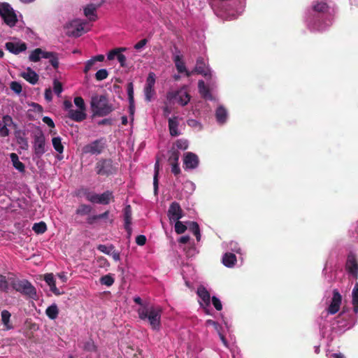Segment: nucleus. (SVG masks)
Listing matches in <instances>:
<instances>
[{
    "label": "nucleus",
    "mask_w": 358,
    "mask_h": 358,
    "mask_svg": "<svg viewBox=\"0 0 358 358\" xmlns=\"http://www.w3.org/2000/svg\"><path fill=\"white\" fill-rule=\"evenodd\" d=\"M334 3L331 0H314L307 9L305 22L310 31H323L333 23Z\"/></svg>",
    "instance_id": "1"
},
{
    "label": "nucleus",
    "mask_w": 358,
    "mask_h": 358,
    "mask_svg": "<svg viewBox=\"0 0 358 358\" xmlns=\"http://www.w3.org/2000/svg\"><path fill=\"white\" fill-rule=\"evenodd\" d=\"M214 13L223 20H232L241 15L245 0H208Z\"/></svg>",
    "instance_id": "2"
},
{
    "label": "nucleus",
    "mask_w": 358,
    "mask_h": 358,
    "mask_svg": "<svg viewBox=\"0 0 358 358\" xmlns=\"http://www.w3.org/2000/svg\"><path fill=\"white\" fill-rule=\"evenodd\" d=\"M352 310L344 308L338 315L337 323L339 331H345L353 327L358 320V282H356L352 291Z\"/></svg>",
    "instance_id": "3"
},
{
    "label": "nucleus",
    "mask_w": 358,
    "mask_h": 358,
    "mask_svg": "<svg viewBox=\"0 0 358 358\" xmlns=\"http://www.w3.org/2000/svg\"><path fill=\"white\" fill-rule=\"evenodd\" d=\"M341 301L342 296L341 294L337 289H334L330 304L325 310L322 312L317 320L322 337L329 338L331 336L333 328L327 317L329 315H334L340 310Z\"/></svg>",
    "instance_id": "4"
},
{
    "label": "nucleus",
    "mask_w": 358,
    "mask_h": 358,
    "mask_svg": "<svg viewBox=\"0 0 358 358\" xmlns=\"http://www.w3.org/2000/svg\"><path fill=\"white\" fill-rule=\"evenodd\" d=\"M137 313L141 320L148 322L152 330H160L162 308L159 306H143L137 310Z\"/></svg>",
    "instance_id": "5"
},
{
    "label": "nucleus",
    "mask_w": 358,
    "mask_h": 358,
    "mask_svg": "<svg viewBox=\"0 0 358 358\" xmlns=\"http://www.w3.org/2000/svg\"><path fill=\"white\" fill-rule=\"evenodd\" d=\"M91 108L94 115L103 117L110 113L113 106L105 95H94L91 99Z\"/></svg>",
    "instance_id": "6"
},
{
    "label": "nucleus",
    "mask_w": 358,
    "mask_h": 358,
    "mask_svg": "<svg viewBox=\"0 0 358 358\" xmlns=\"http://www.w3.org/2000/svg\"><path fill=\"white\" fill-rule=\"evenodd\" d=\"M12 287L16 292L31 299L36 300L38 299L36 289L26 279L13 280L12 282Z\"/></svg>",
    "instance_id": "7"
},
{
    "label": "nucleus",
    "mask_w": 358,
    "mask_h": 358,
    "mask_svg": "<svg viewBox=\"0 0 358 358\" xmlns=\"http://www.w3.org/2000/svg\"><path fill=\"white\" fill-rule=\"evenodd\" d=\"M90 29L87 20L75 19L66 25V34L69 36L79 37Z\"/></svg>",
    "instance_id": "8"
},
{
    "label": "nucleus",
    "mask_w": 358,
    "mask_h": 358,
    "mask_svg": "<svg viewBox=\"0 0 358 358\" xmlns=\"http://www.w3.org/2000/svg\"><path fill=\"white\" fill-rule=\"evenodd\" d=\"M166 100L170 103H178L181 106L188 104L191 96L187 92L185 87H182L176 90H171L166 93Z\"/></svg>",
    "instance_id": "9"
},
{
    "label": "nucleus",
    "mask_w": 358,
    "mask_h": 358,
    "mask_svg": "<svg viewBox=\"0 0 358 358\" xmlns=\"http://www.w3.org/2000/svg\"><path fill=\"white\" fill-rule=\"evenodd\" d=\"M0 16L4 22L10 27L15 26L17 17L13 7L6 2H0Z\"/></svg>",
    "instance_id": "10"
},
{
    "label": "nucleus",
    "mask_w": 358,
    "mask_h": 358,
    "mask_svg": "<svg viewBox=\"0 0 358 358\" xmlns=\"http://www.w3.org/2000/svg\"><path fill=\"white\" fill-rule=\"evenodd\" d=\"M41 58L49 59L50 63L54 68H57L59 66L58 58L55 54L51 52L43 51L41 48L35 49L29 56V60L33 62H37Z\"/></svg>",
    "instance_id": "11"
},
{
    "label": "nucleus",
    "mask_w": 358,
    "mask_h": 358,
    "mask_svg": "<svg viewBox=\"0 0 358 358\" xmlns=\"http://www.w3.org/2000/svg\"><path fill=\"white\" fill-rule=\"evenodd\" d=\"M45 138L40 131L34 135L33 151L36 158H41L46 152Z\"/></svg>",
    "instance_id": "12"
},
{
    "label": "nucleus",
    "mask_w": 358,
    "mask_h": 358,
    "mask_svg": "<svg viewBox=\"0 0 358 358\" xmlns=\"http://www.w3.org/2000/svg\"><path fill=\"white\" fill-rule=\"evenodd\" d=\"M156 83V75L154 72H150L146 78L145 85L143 89L145 99L150 102L155 94L154 86Z\"/></svg>",
    "instance_id": "13"
},
{
    "label": "nucleus",
    "mask_w": 358,
    "mask_h": 358,
    "mask_svg": "<svg viewBox=\"0 0 358 358\" xmlns=\"http://www.w3.org/2000/svg\"><path fill=\"white\" fill-rule=\"evenodd\" d=\"M345 270L348 274L352 279H357L358 278V259L357 256L350 252L347 257L345 262Z\"/></svg>",
    "instance_id": "14"
},
{
    "label": "nucleus",
    "mask_w": 358,
    "mask_h": 358,
    "mask_svg": "<svg viewBox=\"0 0 358 358\" xmlns=\"http://www.w3.org/2000/svg\"><path fill=\"white\" fill-rule=\"evenodd\" d=\"M198 301L207 315H210V296L207 289L202 285L197 288Z\"/></svg>",
    "instance_id": "15"
},
{
    "label": "nucleus",
    "mask_w": 358,
    "mask_h": 358,
    "mask_svg": "<svg viewBox=\"0 0 358 358\" xmlns=\"http://www.w3.org/2000/svg\"><path fill=\"white\" fill-rule=\"evenodd\" d=\"M105 146V142L103 138L96 139L83 148V152L93 155H100Z\"/></svg>",
    "instance_id": "16"
},
{
    "label": "nucleus",
    "mask_w": 358,
    "mask_h": 358,
    "mask_svg": "<svg viewBox=\"0 0 358 358\" xmlns=\"http://www.w3.org/2000/svg\"><path fill=\"white\" fill-rule=\"evenodd\" d=\"M183 169L185 171L196 169L199 165V159L197 155L192 152L183 154Z\"/></svg>",
    "instance_id": "17"
},
{
    "label": "nucleus",
    "mask_w": 358,
    "mask_h": 358,
    "mask_svg": "<svg viewBox=\"0 0 358 358\" xmlns=\"http://www.w3.org/2000/svg\"><path fill=\"white\" fill-rule=\"evenodd\" d=\"M96 171L100 176H109L115 172L113 162L110 159H101L96 164Z\"/></svg>",
    "instance_id": "18"
},
{
    "label": "nucleus",
    "mask_w": 358,
    "mask_h": 358,
    "mask_svg": "<svg viewBox=\"0 0 358 358\" xmlns=\"http://www.w3.org/2000/svg\"><path fill=\"white\" fill-rule=\"evenodd\" d=\"M195 71L204 76V78L209 81L213 80L215 77L211 69L206 65L204 59L201 57L198 58L196 60Z\"/></svg>",
    "instance_id": "19"
},
{
    "label": "nucleus",
    "mask_w": 358,
    "mask_h": 358,
    "mask_svg": "<svg viewBox=\"0 0 358 358\" xmlns=\"http://www.w3.org/2000/svg\"><path fill=\"white\" fill-rule=\"evenodd\" d=\"M173 60L179 73H185L187 77L191 76L192 73L187 69L183 57L179 50H176L173 56Z\"/></svg>",
    "instance_id": "20"
},
{
    "label": "nucleus",
    "mask_w": 358,
    "mask_h": 358,
    "mask_svg": "<svg viewBox=\"0 0 358 358\" xmlns=\"http://www.w3.org/2000/svg\"><path fill=\"white\" fill-rule=\"evenodd\" d=\"M167 215L171 221H178L182 217V210L178 202H173L169 206Z\"/></svg>",
    "instance_id": "21"
},
{
    "label": "nucleus",
    "mask_w": 358,
    "mask_h": 358,
    "mask_svg": "<svg viewBox=\"0 0 358 358\" xmlns=\"http://www.w3.org/2000/svg\"><path fill=\"white\" fill-rule=\"evenodd\" d=\"M13 124V118L8 115H3L0 120V136L6 137L9 135V127Z\"/></svg>",
    "instance_id": "22"
},
{
    "label": "nucleus",
    "mask_w": 358,
    "mask_h": 358,
    "mask_svg": "<svg viewBox=\"0 0 358 358\" xmlns=\"http://www.w3.org/2000/svg\"><path fill=\"white\" fill-rule=\"evenodd\" d=\"M5 48L14 55H18L20 52H24L27 48L26 43L21 41L7 42L5 44Z\"/></svg>",
    "instance_id": "23"
},
{
    "label": "nucleus",
    "mask_w": 358,
    "mask_h": 358,
    "mask_svg": "<svg viewBox=\"0 0 358 358\" xmlns=\"http://www.w3.org/2000/svg\"><path fill=\"white\" fill-rule=\"evenodd\" d=\"M169 129L171 136H178L182 134L180 126V118L178 116H173L169 118Z\"/></svg>",
    "instance_id": "24"
},
{
    "label": "nucleus",
    "mask_w": 358,
    "mask_h": 358,
    "mask_svg": "<svg viewBox=\"0 0 358 358\" xmlns=\"http://www.w3.org/2000/svg\"><path fill=\"white\" fill-rule=\"evenodd\" d=\"M76 196L78 197H84L87 201L95 203L97 194L92 191L87 187H80L76 191Z\"/></svg>",
    "instance_id": "25"
},
{
    "label": "nucleus",
    "mask_w": 358,
    "mask_h": 358,
    "mask_svg": "<svg viewBox=\"0 0 358 358\" xmlns=\"http://www.w3.org/2000/svg\"><path fill=\"white\" fill-rule=\"evenodd\" d=\"M179 160V152L177 150L172 151L169 157V162L171 165V172L175 176H178L180 173L181 170L178 164Z\"/></svg>",
    "instance_id": "26"
},
{
    "label": "nucleus",
    "mask_w": 358,
    "mask_h": 358,
    "mask_svg": "<svg viewBox=\"0 0 358 358\" xmlns=\"http://www.w3.org/2000/svg\"><path fill=\"white\" fill-rule=\"evenodd\" d=\"M215 115L217 123L220 125H224L227 122L229 113L222 105H219L215 110Z\"/></svg>",
    "instance_id": "27"
},
{
    "label": "nucleus",
    "mask_w": 358,
    "mask_h": 358,
    "mask_svg": "<svg viewBox=\"0 0 358 358\" xmlns=\"http://www.w3.org/2000/svg\"><path fill=\"white\" fill-rule=\"evenodd\" d=\"M20 76L31 85H35L38 80V75L30 67L21 72Z\"/></svg>",
    "instance_id": "28"
},
{
    "label": "nucleus",
    "mask_w": 358,
    "mask_h": 358,
    "mask_svg": "<svg viewBox=\"0 0 358 358\" xmlns=\"http://www.w3.org/2000/svg\"><path fill=\"white\" fill-rule=\"evenodd\" d=\"M113 192L107 190L102 194H97L95 203L107 205L113 199Z\"/></svg>",
    "instance_id": "29"
},
{
    "label": "nucleus",
    "mask_w": 358,
    "mask_h": 358,
    "mask_svg": "<svg viewBox=\"0 0 358 358\" xmlns=\"http://www.w3.org/2000/svg\"><path fill=\"white\" fill-rule=\"evenodd\" d=\"M44 280L49 286L50 290L57 296L60 295L62 293L59 289L56 287V282L52 273H46L44 275Z\"/></svg>",
    "instance_id": "30"
},
{
    "label": "nucleus",
    "mask_w": 358,
    "mask_h": 358,
    "mask_svg": "<svg viewBox=\"0 0 358 358\" xmlns=\"http://www.w3.org/2000/svg\"><path fill=\"white\" fill-rule=\"evenodd\" d=\"M68 117L75 122H80L83 121L87 117V114L85 113V110H84L72 109L69 110V113H68Z\"/></svg>",
    "instance_id": "31"
},
{
    "label": "nucleus",
    "mask_w": 358,
    "mask_h": 358,
    "mask_svg": "<svg viewBox=\"0 0 358 358\" xmlns=\"http://www.w3.org/2000/svg\"><path fill=\"white\" fill-rule=\"evenodd\" d=\"M222 262L226 267L232 268L235 266L237 259L234 253L226 252L222 256Z\"/></svg>",
    "instance_id": "32"
},
{
    "label": "nucleus",
    "mask_w": 358,
    "mask_h": 358,
    "mask_svg": "<svg viewBox=\"0 0 358 358\" xmlns=\"http://www.w3.org/2000/svg\"><path fill=\"white\" fill-rule=\"evenodd\" d=\"M96 6L93 3L88 4L84 8V15L90 21H95L96 20Z\"/></svg>",
    "instance_id": "33"
},
{
    "label": "nucleus",
    "mask_w": 358,
    "mask_h": 358,
    "mask_svg": "<svg viewBox=\"0 0 358 358\" xmlns=\"http://www.w3.org/2000/svg\"><path fill=\"white\" fill-rule=\"evenodd\" d=\"M222 245H223L224 248L226 250H227V252H230L232 253L236 252V253L240 254V255L242 254L241 248L237 242L231 241L229 243H224L222 244Z\"/></svg>",
    "instance_id": "34"
},
{
    "label": "nucleus",
    "mask_w": 358,
    "mask_h": 358,
    "mask_svg": "<svg viewBox=\"0 0 358 358\" xmlns=\"http://www.w3.org/2000/svg\"><path fill=\"white\" fill-rule=\"evenodd\" d=\"M198 88L199 93L201 94V96L205 98L206 99L212 100L213 96L209 92L207 86L205 84V82L203 80H199L198 83Z\"/></svg>",
    "instance_id": "35"
},
{
    "label": "nucleus",
    "mask_w": 358,
    "mask_h": 358,
    "mask_svg": "<svg viewBox=\"0 0 358 358\" xmlns=\"http://www.w3.org/2000/svg\"><path fill=\"white\" fill-rule=\"evenodd\" d=\"M10 317L11 314L7 310L1 311V321L6 330H10L13 329V326L10 322Z\"/></svg>",
    "instance_id": "36"
},
{
    "label": "nucleus",
    "mask_w": 358,
    "mask_h": 358,
    "mask_svg": "<svg viewBox=\"0 0 358 358\" xmlns=\"http://www.w3.org/2000/svg\"><path fill=\"white\" fill-rule=\"evenodd\" d=\"M189 231L196 237L197 242H199L201 239V234L199 225L196 222H190L188 224Z\"/></svg>",
    "instance_id": "37"
},
{
    "label": "nucleus",
    "mask_w": 358,
    "mask_h": 358,
    "mask_svg": "<svg viewBox=\"0 0 358 358\" xmlns=\"http://www.w3.org/2000/svg\"><path fill=\"white\" fill-rule=\"evenodd\" d=\"M45 314L50 320H55L59 314V309L56 303L49 306L45 310Z\"/></svg>",
    "instance_id": "38"
},
{
    "label": "nucleus",
    "mask_w": 358,
    "mask_h": 358,
    "mask_svg": "<svg viewBox=\"0 0 358 358\" xmlns=\"http://www.w3.org/2000/svg\"><path fill=\"white\" fill-rule=\"evenodd\" d=\"M92 210V207L88 204H80L76 210V215L84 216L89 215Z\"/></svg>",
    "instance_id": "39"
},
{
    "label": "nucleus",
    "mask_w": 358,
    "mask_h": 358,
    "mask_svg": "<svg viewBox=\"0 0 358 358\" xmlns=\"http://www.w3.org/2000/svg\"><path fill=\"white\" fill-rule=\"evenodd\" d=\"M10 157L13 162V166L19 171L23 172L24 171V165L19 160L17 155L15 153H11L10 155Z\"/></svg>",
    "instance_id": "40"
},
{
    "label": "nucleus",
    "mask_w": 358,
    "mask_h": 358,
    "mask_svg": "<svg viewBox=\"0 0 358 358\" xmlns=\"http://www.w3.org/2000/svg\"><path fill=\"white\" fill-rule=\"evenodd\" d=\"M124 224H131L132 210L130 205H127L123 209Z\"/></svg>",
    "instance_id": "41"
},
{
    "label": "nucleus",
    "mask_w": 358,
    "mask_h": 358,
    "mask_svg": "<svg viewBox=\"0 0 358 358\" xmlns=\"http://www.w3.org/2000/svg\"><path fill=\"white\" fill-rule=\"evenodd\" d=\"M159 161H157L155 164V173H154V178H153V187H154V193L155 194H157L158 192V175H159Z\"/></svg>",
    "instance_id": "42"
},
{
    "label": "nucleus",
    "mask_w": 358,
    "mask_h": 358,
    "mask_svg": "<svg viewBox=\"0 0 358 358\" xmlns=\"http://www.w3.org/2000/svg\"><path fill=\"white\" fill-rule=\"evenodd\" d=\"M52 146L54 149L59 154L64 151V146L62 143V138L59 136L54 137L52 139Z\"/></svg>",
    "instance_id": "43"
},
{
    "label": "nucleus",
    "mask_w": 358,
    "mask_h": 358,
    "mask_svg": "<svg viewBox=\"0 0 358 358\" xmlns=\"http://www.w3.org/2000/svg\"><path fill=\"white\" fill-rule=\"evenodd\" d=\"M32 229L36 234H42L47 230V226L44 222H40L34 224Z\"/></svg>",
    "instance_id": "44"
},
{
    "label": "nucleus",
    "mask_w": 358,
    "mask_h": 358,
    "mask_svg": "<svg viewBox=\"0 0 358 358\" xmlns=\"http://www.w3.org/2000/svg\"><path fill=\"white\" fill-rule=\"evenodd\" d=\"M127 92L128 99H129V104H130V110H131V113H133L131 106L134 104V85L132 83H129L127 84Z\"/></svg>",
    "instance_id": "45"
},
{
    "label": "nucleus",
    "mask_w": 358,
    "mask_h": 358,
    "mask_svg": "<svg viewBox=\"0 0 358 358\" xmlns=\"http://www.w3.org/2000/svg\"><path fill=\"white\" fill-rule=\"evenodd\" d=\"M175 145L179 150H185L189 147V141L185 138H180L176 141Z\"/></svg>",
    "instance_id": "46"
},
{
    "label": "nucleus",
    "mask_w": 358,
    "mask_h": 358,
    "mask_svg": "<svg viewBox=\"0 0 358 358\" xmlns=\"http://www.w3.org/2000/svg\"><path fill=\"white\" fill-rule=\"evenodd\" d=\"M97 68L96 64L92 58L85 62L83 72L87 73L90 71L96 69Z\"/></svg>",
    "instance_id": "47"
},
{
    "label": "nucleus",
    "mask_w": 358,
    "mask_h": 358,
    "mask_svg": "<svg viewBox=\"0 0 358 358\" xmlns=\"http://www.w3.org/2000/svg\"><path fill=\"white\" fill-rule=\"evenodd\" d=\"M108 76V72L106 69H101L95 73V78L98 81L105 80Z\"/></svg>",
    "instance_id": "48"
},
{
    "label": "nucleus",
    "mask_w": 358,
    "mask_h": 358,
    "mask_svg": "<svg viewBox=\"0 0 358 358\" xmlns=\"http://www.w3.org/2000/svg\"><path fill=\"white\" fill-rule=\"evenodd\" d=\"M126 50H127L126 48H115V49L110 50V52H108V53L107 54V59L108 60H113L115 58H117V56L118 55V52H124Z\"/></svg>",
    "instance_id": "49"
},
{
    "label": "nucleus",
    "mask_w": 358,
    "mask_h": 358,
    "mask_svg": "<svg viewBox=\"0 0 358 358\" xmlns=\"http://www.w3.org/2000/svg\"><path fill=\"white\" fill-rule=\"evenodd\" d=\"M100 282L102 285L110 287L114 283V278L110 275H105L100 278Z\"/></svg>",
    "instance_id": "50"
},
{
    "label": "nucleus",
    "mask_w": 358,
    "mask_h": 358,
    "mask_svg": "<svg viewBox=\"0 0 358 358\" xmlns=\"http://www.w3.org/2000/svg\"><path fill=\"white\" fill-rule=\"evenodd\" d=\"M9 289V285L6 276L0 274V291L7 292Z\"/></svg>",
    "instance_id": "51"
},
{
    "label": "nucleus",
    "mask_w": 358,
    "mask_h": 358,
    "mask_svg": "<svg viewBox=\"0 0 358 358\" xmlns=\"http://www.w3.org/2000/svg\"><path fill=\"white\" fill-rule=\"evenodd\" d=\"M53 92L57 96H59L63 92V87L62 83L57 80L55 79L53 81Z\"/></svg>",
    "instance_id": "52"
},
{
    "label": "nucleus",
    "mask_w": 358,
    "mask_h": 358,
    "mask_svg": "<svg viewBox=\"0 0 358 358\" xmlns=\"http://www.w3.org/2000/svg\"><path fill=\"white\" fill-rule=\"evenodd\" d=\"M176 223H175V231L178 234H181L182 233H184L186 229H187V227L179 220L178 221H174Z\"/></svg>",
    "instance_id": "53"
},
{
    "label": "nucleus",
    "mask_w": 358,
    "mask_h": 358,
    "mask_svg": "<svg viewBox=\"0 0 358 358\" xmlns=\"http://www.w3.org/2000/svg\"><path fill=\"white\" fill-rule=\"evenodd\" d=\"M187 125L192 128L196 129L197 130L202 129L201 123L195 119H189V120H187Z\"/></svg>",
    "instance_id": "54"
},
{
    "label": "nucleus",
    "mask_w": 358,
    "mask_h": 358,
    "mask_svg": "<svg viewBox=\"0 0 358 358\" xmlns=\"http://www.w3.org/2000/svg\"><path fill=\"white\" fill-rule=\"evenodd\" d=\"M97 249L100 252L109 255L110 253H112V250L114 249V246L113 245H98Z\"/></svg>",
    "instance_id": "55"
},
{
    "label": "nucleus",
    "mask_w": 358,
    "mask_h": 358,
    "mask_svg": "<svg viewBox=\"0 0 358 358\" xmlns=\"http://www.w3.org/2000/svg\"><path fill=\"white\" fill-rule=\"evenodd\" d=\"M74 103L78 108V109L85 110L86 107L84 99L81 96H76L74 98Z\"/></svg>",
    "instance_id": "56"
},
{
    "label": "nucleus",
    "mask_w": 358,
    "mask_h": 358,
    "mask_svg": "<svg viewBox=\"0 0 358 358\" xmlns=\"http://www.w3.org/2000/svg\"><path fill=\"white\" fill-rule=\"evenodd\" d=\"M10 89L16 94H19L22 92V85L20 83L13 81L10 84Z\"/></svg>",
    "instance_id": "57"
},
{
    "label": "nucleus",
    "mask_w": 358,
    "mask_h": 358,
    "mask_svg": "<svg viewBox=\"0 0 358 358\" xmlns=\"http://www.w3.org/2000/svg\"><path fill=\"white\" fill-rule=\"evenodd\" d=\"M212 303L217 310H221L222 308V304L221 301L216 296L212 297Z\"/></svg>",
    "instance_id": "58"
},
{
    "label": "nucleus",
    "mask_w": 358,
    "mask_h": 358,
    "mask_svg": "<svg viewBox=\"0 0 358 358\" xmlns=\"http://www.w3.org/2000/svg\"><path fill=\"white\" fill-rule=\"evenodd\" d=\"M122 52H118L117 59L122 67L126 66V57L122 54Z\"/></svg>",
    "instance_id": "59"
},
{
    "label": "nucleus",
    "mask_w": 358,
    "mask_h": 358,
    "mask_svg": "<svg viewBox=\"0 0 358 358\" xmlns=\"http://www.w3.org/2000/svg\"><path fill=\"white\" fill-rule=\"evenodd\" d=\"M147 238L144 235H138L136 237V243L140 246H143L145 244Z\"/></svg>",
    "instance_id": "60"
},
{
    "label": "nucleus",
    "mask_w": 358,
    "mask_h": 358,
    "mask_svg": "<svg viewBox=\"0 0 358 358\" xmlns=\"http://www.w3.org/2000/svg\"><path fill=\"white\" fill-rule=\"evenodd\" d=\"M148 43V40L146 38L141 40L139 42L135 44L134 48L137 50H141L143 48L145 45Z\"/></svg>",
    "instance_id": "61"
},
{
    "label": "nucleus",
    "mask_w": 358,
    "mask_h": 358,
    "mask_svg": "<svg viewBox=\"0 0 358 358\" xmlns=\"http://www.w3.org/2000/svg\"><path fill=\"white\" fill-rule=\"evenodd\" d=\"M350 231L354 238L358 242V222L352 227Z\"/></svg>",
    "instance_id": "62"
},
{
    "label": "nucleus",
    "mask_w": 358,
    "mask_h": 358,
    "mask_svg": "<svg viewBox=\"0 0 358 358\" xmlns=\"http://www.w3.org/2000/svg\"><path fill=\"white\" fill-rule=\"evenodd\" d=\"M44 96L48 102H50L52 100V91L50 88L45 89Z\"/></svg>",
    "instance_id": "63"
},
{
    "label": "nucleus",
    "mask_w": 358,
    "mask_h": 358,
    "mask_svg": "<svg viewBox=\"0 0 358 358\" xmlns=\"http://www.w3.org/2000/svg\"><path fill=\"white\" fill-rule=\"evenodd\" d=\"M43 122L50 127H52V128L55 127V123H54L53 120L50 117H48V116L43 117Z\"/></svg>",
    "instance_id": "64"
}]
</instances>
